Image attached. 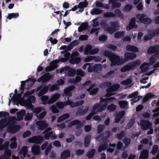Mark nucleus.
<instances>
[{"label": "nucleus", "mask_w": 159, "mask_h": 159, "mask_svg": "<svg viewBox=\"0 0 159 159\" xmlns=\"http://www.w3.org/2000/svg\"><path fill=\"white\" fill-rule=\"evenodd\" d=\"M124 57V58H123V60L125 62L134 59L136 57V55L134 53L127 52L125 54Z\"/></svg>", "instance_id": "obj_11"}, {"label": "nucleus", "mask_w": 159, "mask_h": 159, "mask_svg": "<svg viewBox=\"0 0 159 159\" xmlns=\"http://www.w3.org/2000/svg\"><path fill=\"white\" fill-rule=\"evenodd\" d=\"M92 46L90 44H87L85 47L84 53L86 55L89 54L90 52L92 50Z\"/></svg>", "instance_id": "obj_44"}, {"label": "nucleus", "mask_w": 159, "mask_h": 159, "mask_svg": "<svg viewBox=\"0 0 159 159\" xmlns=\"http://www.w3.org/2000/svg\"><path fill=\"white\" fill-rule=\"evenodd\" d=\"M148 150L147 149H144L141 152L139 159H147L148 158Z\"/></svg>", "instance_id": "obj_21"}, {"label": "nucleus", "mask_w": 159, "mask_h": 159, "mask_svg": "<svg viewBox=\"0 0 159 159\" xmlns=\"http://www.w3.org/2000/svg\"><path fill=\"white\" fill-rule=\"evenodd\" d=\"M159 34V28H157L155 30H150L148 31V34L144 37V40L148 41L157 35Z\"/></svg>", "instance_id": "obj_5"}, {"label": "nucleus", "mask_w": 159, "mask_h": 159, "mask_svg": "<svg viewBox=\"0 0 159 159\" xmlns=\"http://www.w3.org/2000/svg\"><path fill=\"white\" fill-rule=\"evenodd\" d=\"M107 106V103L105 102L101 107H99L98 103L94 104L92 108V111L86 117V120H89L91 119L92 117L98 112H101L104 111Z\"/></svg>", "instance_id": "obj_1"}, {"label": "nucleus", "mask_w": 159, "mask_h": 159, "mask_svg": "<svg viewBox=\"0 0 159 159\" xmlns=\"http://www.w3.org/2000/svg\"><path fill=\"white\" fill-rule=\"evenodd\" d=\"M136 19L135 17L132 18L129 22L128 26L126 27L127 30H130L133 28H136L137 27V25H135Z\"/></svg>", "instance_id": "obj_15"}, {"label": "nucleus", "mask_w": 159, "mask_h": 159, "mask_svg": "<svg viewBox=\"0 0 159 159\" xmlns=\"http://www.w3.org/2000/svg\"><path fill=\"white\" fill-rule=\"evenodd\" d=\"M49 98L48 96L44 95L42 96L41 97V99L42 102V103L45 105L46 104H51L49 102V99H48Z\"/></svg>", "instance_id": "obj_30"}, {"label": "nucleus", "mask_w": 159, "mask_h": 159, "mask_svg": "<svg viewBox=\"0 0 159 159\" xmlns=\"http://www.w3.org/2000/svg\"><path fill=\"white\" fill-rule=\"evenodd\" d=\"M81 59L78 57L71 58L69 60L70 62L72 64H78L80 62Z\"/></svg>", "instance_id": "obj_27"}, {"label": "nucleus", "mask_w": 159, "mask_h": 159, "mask_svg": "<svg viewBox=\"0 0 159 159\" xmlns=\"http://www.w3.org/2000/svg\"><path fill=\"white\" fill-rule=\"evenodd\" d=\"M103 11L98 8H95L93 9L90 11L91 15H99L102 13Z\"/></svg>", "instance_id": "obj_32"}, {"label": "nucleus", "mask_w": 159, "mask_h": 159, "mask_svg": "<svg viewBox=\"0 0 159 159\" xmlns=\"http://www.w3.org/2000/svg\"><path fill=\"white\" fill-rule=\"evenodd\" d=\"M21 127L20 125H15L11 124L7 128V131L10 133L14 134L20 130Z\"/></svg>", "instance_id": "obj_7"}, {"label": "nucleus", "mask_w": 159, "mask_h": 159, "mask_svg": "<svg viewBox=\"0 0 159 159\" xmlns=\"http://www.w3.org/2000/svg\"><path fill=\"white\" fill-rule=\"evenodd\" d=\"M84 103V101L83 100H81L75 102L72 106V107H75L78 106H81Z\"/></svg>", "instance_id": "obj_49"}, {"label": "nucleus", "mask_w": 159, "mask_h": 159, "mask_svg": "<svg viewBox=\"0 0 159 159\" xmlns=\"http://www.w3.org/2000/svg\"><path fill=\"white\" fill-rule=\"evenodd\" d=\"M158 55H156V54H154L152 55L150 57V63L152 65L156 61L155 57L157 58Z\"/></svg>", "instance_id": "obj_46"}, {"label": "nucleus", "mask_w": 159, "mask_h": 159, "mask_svg": "<svg viewBox=\"0 0 159 159\" xmlns=\"http://www.w3.org/2000/svg\"><path fill=\"white\" fill-rule=\"evenodd\" d=\"M44 140L43 137L40 135L35 136L28 139L30 143H34L37 144H41Z\"/></svg>", "instance_id": "obj_6"}, {"label": "nucleus", "mask_w": 159, "mask_h": 159, "mask_svg": "<svg viewBox=\"0 0 159 159\" xmlns=\"http://www.w3.org/2000/svg\"><path fill=\"white\" fill-rule=\"evenodd\" d=\"M31 150L34 155H37L40 153V147L38 145H34L32 148Z\"/></svg>", "instance_id": "obj_20"}, {"label": "nucleus", "mask_w": 159, "mask_h": 159, "mask_svg": "<svg viewBox=\"0 0 159 159\" xmlns=\"http://www.w3.org/2000/svg\"><path fill=\"white\" fill-rule=\"evenodd\" d=\"M50 109L53 113H58L59 112V110L57 109L55 105H53L51 106Z\"/></svg>", "instance_id": "obj_56"}, {"label": "nucleus", "mask_w": 159, "mask_h": 159, "mask_svg": "<svg viewBox=\"0 0 159 159\" xmlns=\"http://www.w3.org/2000/svg\"><path fill=\"white\" fill-rule=\"evenodd\" d=\"M105 128V126L104 125H99L98 126V134H100L103 131Z\"/></svg>", "instance_id": "obj_54"}, {"label": "nucleus", "mask_w": 159, "mask_h": 159, "mask_svg": "<svg viewBox=\"0 0 159 159\" xmlns=\"http://www.w3.org/2000/svg\"><path fill=\"white\" fill-rule=\"evenodd\" d=\"M116 106L113 104L109 105L107 107V109L110 112L115 111L116 110Z\"/></svg>", "instance_id": "obj_38"}, {"label": "nucleus", "mask_w": 159, "mask_h": 159, "mask_svg": "<svg viewBox=\"0 0 159 159\" xmlns=\"http://www.w3.org/2000/svg\"><path fill=\"white\" fill-rule=\"evenodd\" d=\"M49 89L48 85L44 86L38 94V96L40 97L47 92Z\"/></svg>", "instance_id": "obj_24"}, {"label": "nucleus", "mask_w": 159, "mask_h": 159, "mask_svg": "<svg viewBox=\"0 0 159 159\" xmlns=\"http://www.w3.org/2000/svg\"><path fill=\"white\" fill-rule=\"evenodd\" d=\"M31 95V93H30L29 91H27L23 94L24 97H28L24 101L25 105L27 109H33L34 106L32 105V103H34L36 100L35 97L33 95L30 96Z\"/></svg>", "instance_id": "obj_2"}, {"label": "nucleus", "mask_w": 159, "mask_h": 159, "mask_svg": "<svg viewBox=\"0 0 159 159\" xmlns=\"http://www.w3.org/2000/svg\"><path fill=\"white\" fill-rule=\"evenodd\" d=\"M119 105L121 109L125 108L128 105V102L125 100L120 101L118 102Z\"/></svg>", "instance_id": "obj_31"}, {"label": "nucleus", "mask_w": 159, "mask_h": 159, "mask_svg": "<svg viewBox=\"0 0 159 159\" xmlns=\"http://www.w3.org/2000/svg\"><path fill=\"white\" fill-rule=\"evenodd\" d=\"M91 138V136L89 135H87L85 137L84 141V145L85 147H87L89 146Z\"/></svg>", "instance_id": "obj_28"}, {"label": "nucleus", "mask_w": 159, "mask_h": 159, "mask_svg": "<svg viewBox=\"0 0 159 159\" xmlns=\"http://www.w3.org/2000/svg\"><path fill=\"white\" fill-rule=\"evenodd\" d=\"M133 68L135 67L136 66H139L141 63V61L138 60H137L135 61L131 62Z\"/></svg>", "instance_id": "obj_58"}, {"label": "nucleus", "mask_w": 159, "mask_h": 159, "mask_svg": "<svg viewBox=\"0 0 159 159\" xmlns=\"http://www.w3.org/2000/svg\"><path fill=\"white\" fill-rule=\"evenodd\" d=\"M52 148V145L51 144H49L47 148H46L45 150V154L46 156L48 155V153L50 152L51 151V148Z\"/></svg>", "instance_id": "obj_57"}, {"label": "nucleus", "mask_w": 159, "mask_h": 159, "mask_svg": "<svg viewBox=\"0 0 159 159\" xmlns=\"http://www.w3.org/2000/svg\"><path fill=\"white\" fill-rule=\"evenodd\" d=\"M75 88L74 85L70 86L64 90V93L66 96H69L70 97L72 96V93L71 92Z\"/></svg>", "instance_id": "obj_17"}, {"label": "nucleus", "mask_w": 159, "mask_h": 159, "mask_svg": "<svg viewBox=\"0 0 159 159\" xmlns=\"http://www.w3.org/2000/svg\"><path fill=\"white\" fill-rule=\"evenodd\" d=\"M58 63L59 61L58 60H54L50 62V66L46 67L45 69V71L46 72H48L53 70L57 67L56 65Z\"/></svg>", "instance_id": "obj_10"}, {"label": "nucleus", "mask_w": 159, "mask_h": 159, "mask_svg": "<svg viewBox=\"0 0 159 159\" xmlns=\"http://www.w3.org/2000/svg\"><path fill=\"white\" fill-rule=\"evenodd\" d=\"M84 1L82 2L79 3L78 6L79 8H84L87 7L88 5V3L86 1V0H84Z\"/></svg>", "instance_id": "obj_43"}, {"label": "nucleus", "mask_w": 159, "mask_h": 159, "mask_svg": "<svg viewBox=\"0 0 159 159\" xmlns=\"http://www.w3.org/2000/svg\"><path fill=\"white\" fill-rule=\"evenodd\" d=\"M108 147V145L107 143H104L100 145L98 148V151L101 152L103 150H106Z\"/></svg>", "instance_id": "obj_45"}, {"label": "nucleus", "mask_w": 159, "mask_h": 159, "mask_svg": "<svg viewBox=\"0 0 159 159\" xmlns=\"http://www.w3.org/2000/svg\"><path fill=\"white\" fill-rule=\"evenodd\" d=\"M60 96V94L57 93H56L53 94L51 98L49 99V102L51 103V104L56 101L59 98Z\"/></svg>", "instance_id": "obj_26"}, {"label": "nucleus", "mask_w": 159, "mask_h": 159, "mask_svg": "<svg viewBox=\"0 0 159 159\" xmlns=\"http://www.w3.org/2000/svg\"><path fill=\"white\" fill-rule=\"evenodd\" d=\"M125 34L124 31H117L114 34V36L116 38H120L121 37H123Z\"/></svg>", "instance_id": "obj_37"}, {"label": "nucleus", "mask_w": 159, "mask_h": 159, "mask_svg": "<svg viewBox=\"0 0 159 159\" xmlns=\"http://www.w3.org/2000/svg\"><path fill=\"white\" fill-rule=\"evenodd\" d=\"M56 105L57 107L59 109H62L65 106L64 102H58L57 103Z\"/></svg>", "instance_id": "obj_64"}, {"label": "nucleus", "mask_w": 159, "mask_h": 159, "mask_svg": "<svg viewBox=\"0 0 159 159\" xmlns=\"http://www.w3.org/2000/svg\"><path fill=\"white\" fill-rule=\"evenodd\" d=\"M26 111L25 110H21L17 113V117L21 120L23 116L25 115Z\"/></svg>", "instance_id": "obj_33"}, {"label": "nucleus", "mask_w": 159, "mask_h": 159, "mask_svg": "<svg viewBox=\"0 0 159 159\" xmlns=\"http://www.w3.org/2000/svg\"><path fill=\"white\" fill-rule=\"evenodd\" d=\"M134 68L131 62L128 63L126 65L124 66L120 69V71L122 72H125L128 71Z\"/></svg>", "instance_id": "obj_18"}, {"label": "nucleus", "mask_w": 159, "mask_h": 159, "mask_svg": "<svg viewBox=\"0 0 159 159\" xmlns=\"http://www.w3.org/2000/svg\"><path fill=\"white\" fill-rule=\"evenodd\" d=\"M50 79L49 73L44 74L38 80L39 82L44 83L47 82Z\"/></svg>", "instance_id": "obj_16"}, {"label": "nucleus", "mask_w": 159, "mask_h": 159, "mask_svg": "<svg viewBox=\"0 0 159 159\" xmlns=\"http://www.w3.org/2000/svg\"><path fill=\"white\" fill-rule=\"evenodd\" d=\"M95 152V150L94 149H92L89 151L87 153V156L89 158H92L94 155Z\"/></svg>", "instance_id": "obj_36"}, {"label": "nucleus", "mask_w": 159, "mask_h": 159, "mask_svg": "<svg viewBox=\"0 0 159 159\" xmlns=\"http://www.w3.org/2000/svg\"><path fill=\"white\" fill-rule=\"evenodd\" d=\"M19 16V14L18 13H11L9 14L8 15L7 18L9 20L11 19L12 18H17Z\"/></svg>", "instance_id": "obj_41"}, {"label": "nucleus", "mask_w": 159, "mask_h": 159, "mask_svg": "<svg viewBox=\"0 0 159 159\" xmlns=\"http://www.w3.org/2000/svg\"><path fill=\"white\" fill-rule=\"evenodd\" d=\"M7 119H2L0 120V126L5 127L7 126Z\"/></svg>", "instance_id": "obj_51"}, {"label": "nucleus", "mask_w": 159, "mask_h": 159, "mask_svg": "<svg viewBox=\"0 0 159 159\" xmlns=\"http://www.w3.org/2000/svg\"><path fill=\"white\" fill-rule=\"evenodd\" d=\"M100 102H99L96 103H98V105H99V107H101L105 102L107 103V105L108 102H112L113 100L116 99V98L114 97H111L110 98L104 99L101 97L100 98Z\"/></svg>", "instance_id": "obj_12"}, {"label": "nucleus", "mask_w": 159, "mask_h": 159, "mask_svg": "<svg viewBox=\"0 0 159 159\" xmlns=\"http://www.w3.org/2000/svg\"><path fill=\"white\" fill-rule=\"evenodd\" d=\"M36 124L38 126V128L39 130H43L48 126V124L43 120L38 121L36 122Z\"/></svg>", "instance_id": "obj_14"}, {"label": "nucleus", "mask_w": 159, "mask_h": 159, "mask_svg": "<svg viewBox=\"0 0 159 159\" xmlns=\"http://www.w3.org/2000/svg\"><path fill=\"white\" fill-rule=\"evenodd\" d=\"M145 15L143 14L139 13L136 16V18L139 19L140 21L143 22L145 16Z\"/></svg>", "instance_id": "obj_39"}, {"label": "nucleus", "mask_w": 159, "mask_h": 159, "mask_svg": "<svg viewBox=\"0 0 159 159\" xmlns=\"http://www.w3.org/2000/svg\"><path fill=\"white\" fill-rule=\"evenodd\" d=\"M148 53L150 54L155 53L156 55H159V44L149 47L148 49Z\"/></svg>", "instance_id": "obj_8"}, {"label": "nucleus", "mask_w": 159, "mask_h": 159, "mask_svg": "<svg viewBox=\"0 0 159 159\" xmlns=\"http://www.w3.org/2000/svg\"><path fill=\"white\" fill-rule=\"evenodd\" d=\"M76 73L75 70L71 69L69 70L67 72V75L69 76H73Z\"/></svg>", "instance_id": "obj_59"}, {"label": "nucleus", "mask_w": 159, "mask_h": 159, "mask_svg": "<svg viewBox=\"0 0 159 159\" xmlns=\"http://www.w3.org/2000/svg\"><path fill=\"white\" fill-rule=\"evenodd\" d=\"M115 14L117 15V16L121 18H123V15L122 13L120 10L118 9H116L115 10Z\"/></svg>", "instance_id": "obj_52"}, {"label": "nucleus", "mask_w": 159, "mask_h": 159, "mask_svg": "<svg viewBox=\"0 0 159 159\" xmlns=\"http://www.w3.org/2000/svg\"><path fill=\"white\" fill-rule=\"evenodd\" d=\"M140 125L141 128L143 130L149 129L152 127V123L149 121L146 120H141Z\"/></svg>", "instance_id": "obj_9"}, {"label": "nucleus", "mask_w": 159, "mask_h": 159, "mask_svg": "<svg viewBox=\"0 0 159 159\" xmlns=\"http://www.w3.org/2000/svg\"><path fill=\"white\" fill-rule=\"evenodd\" d=\"M31 132L29 130H27L24 132L22 134V137L24 138L28 137L31 135Z\"/></svg>", "instance_id": "obj_62"}, {"label": "nucleus", "mask_w": 159, "mask_h": 159, "mask_svg": "<svg viewBox=\"0 0 159 159\" xmlns=\"http://www.w3.org/2000/svg\"><path fill=\"white\" fill-rule=\"evenodd\" d=\"M70 152L69 150H64L61 153V157H63L66 159L70 156Z\"/></svg>", "instance_id": "obj_25"}, {"label": "nucleus", "mask_w": 159, "mask_h": 159, "mask_svg": "<svg viewBox=\"0 0 159 159\" xmlns=\"http://www.w3.org/2000/svg\"><path fill=\"white\" fill-rule=\"evenodd\" d=\"M125 133L124 130H122L119 134L116 135V138L119 140H121L123 137L125 136Z\"/></svg>", "instance_id": "obj_50"}, {"label": "nucleus", "mask_w": 159, "mask_h": 159, "mask_svg": "<svg viewBox=\"0 0 159 159\" xmlns=\"http://www.w3.org/2000/svg\"><path fill=\"white\" fill-rule=\"evenodd\" d=\"M23 93V90H22V91L20 93H17V94H16L15 96L12 98L13 101L14 102V104H15L16 102L17 103L18 102V99L21 97L22 94ZM16 104L18 105V103H16Z\"/></svg>", "instance_id": "obj_29"}, {"label": "nucleus", "mask_w": 159, "mask_h": 159, "mask_svg": "<svg viewBox=\"0 0 159 159\" xmlns=\"http://www.w3.org/2000/svg\"><path fill=\"white\" fill-rule=\"evenodd\" d=\"M135 122V119L132 118L130 120L128 123L126 125V127L128 129L131 128L134 125Z\"/></svg>", "instance_id": "obj_35"}, {"label": "nucleus", "mask_w": 159, "mask_h": 159, "mask_svg": "<svg viewBox=\"0 0 159 159\" xmlns=\"http://www.w3.org/2000/svg\"><path fill=\"white\" fill-rule=\"evenodd\" d=\"M83 107H81L78 109L77 111L76 112V115L80 116H82L86 113L88 111V107L84 109H83L82 108Z\"/></svg>", "instance_id": "obj_23"}, {"label": "nucleus", "mask_w": 159, "mask_h": 159, "mask_svg": "<svg viewBox=\"0 0 159 159\" xmlns=\"http://www.w3.org/2000/svg\"><path fill=\"white\" fill-rule=\"evenodd\" d=\"M133 6L131 4H126L124 7V10L125 11L129 12L131 10Z\"/></svg>", "instance_id": "obj_48"}, {"label": "nucleus", "mask_w": 159, "mask_h": 159, "mask_svg": "<svg viewBox=\"0 0 159 159\" xmlns=\"http://www.w3.org/2000/svg\"><path fill=\"white\" fill-rule=\"evenodd\" d=\"M126 48L128 51L137 52H139V49L136 47L130 45H127L126 46Z\"/></svg>", "instance_id": "obj_22"}, {"label": "nucleus", "mask_w": 159, "mask_h": 159, "mask_svg": "<svg viewBox=\"0 0 159 159\" xmlns=\"http://www.w3.org/2000/svg\"><path fill=\"white\" fill-rule=\"evenodd\" d=\"M158 147L157 145H154L152 147L151 152L153 155H155L157 152Z\"/></svg>", "instance_id": "obj_60"}, {"label": "nucleus", "mask_w": 159, "mask_h": 159, "mask_svg": "<svg viewBox=\"0 0 159 159\" xmlns=\"http://www.w3.org/2000/svg\"><path fill=\"white\" fill-rule=\"evenodd\" d=\"M28 147L26 146H24L20 150V153L24 157H25L27 153Z\"/></svg>", "instance_id": "obj_34"}, {"label": "nucleus", "mask_w": 159, "mask_h": 159, "mask_svg": "<svg viewBox=\"0 0 159 159\" xmlns=\"http://www.w3.org/2000/svg\"><path fill=\"white\" fill-rule=\"evenodd\" d=\"M138 93H139L138 91H135L128 95L127 97V98H131L137 97V96L138 95Z\"/></svg>", "instance_id": "obj_53"}, {"label": "nucleus", "mask_w": 159, "mask_h": 159, "mask_svg": "<svg viewBox=\"0 0 159 159\" xmlns=\"http://www.w3.org/2000/svg\"><path fill=\"white\" fill-rule=\"evenodd\" d=\"M69 125L70 126L76 125V128L77 129H79L84 126V124L77 120H75L71 121L69 123Z\"/></svg>", "instance_id": "obj_13"}, {"label": "nucleus", "mask_w": 159, "mask_h": 159, "mask_svg": "<svg viewBox=\"0 0 159 159\" xmlns=\"http://www.w3.org/2000/svg\"><path fill=\"white\" fill-rule=\"evenodd\" d=\"M88 36L86 34L81 35L80 36L79 39L80 41L86 40L88 39Z\"/></svg>", "instance_id": "obj_61"}, {"label": "nucleus", "mask_w": 159, "mask_h": 159, "mask_svg": "<svg viewBox=\"0 0 159 159\" xmlns=\"http://www.w3.org/2000/svg\"><path fill=\"white\" fill-rule=\"evenodd\" d=\"M104 16L105 17H115L116 15L112 12H107L104 14Z\"/></svg>", "instance_id": "obj_47"}, {"label": "nucleus", "mask_w": 159, "mask_h": 159, "mask_svg": "<svg viewBox=\"0 0 159 159\" xmlns=\"http://www.w3.org/2000/svg\"><path fill=\"white\" fill-rule=\"evenodd\" d=\"M111 62V65L114 66L116 65L119 66L125 63L122 58H120L118 55H116L115 54H113L111 59H110Z\"/></svg>", "instance_id": "obj_3"}, {"label": "nucleus", "mask_w": 159, "mask_h": 159, "mask_svg": "<svg viewBox=\"0 0 159 159\" xmlns=\"http://www.w3.org/2000/svg\"><path fill=\"white\" fill-rule=\"evenodd\" d=\"M44 134H45L44 135V138L46 140H48L53 134V132L52 131H51Z\"/></svg>", "instance_id": "obj_55"}, {"label": "nucleus", "mask_w": 159, "mask_h": 159, "mask_svg": "<svg viewBox=\"0 0 159 159\" xmlns=\"http://www.w3.org/2000/svg\"><path fill=\"white\" fill-rule=\"evenodd\" d=\"M114 54V53L110 52L108 50H105L103 52L104 55L105 57H108L109 59H111Z\"/></svg>", "instance_id": "obj_42"}, {"label": "nucleus", "mask_w": 159, "mask_h": 159, "mask_svg": "<svg viewBox=\"0 0 159 159\" xmlns=\"http://www.w3.org/2000/svg\"><path fill=\"white\" fill-rule=\"evenodd\" d=\"M11 155V152L10 150L6 149L4 151L3 155H1L0 159H9Z\"/></svg>", "instance_id": "obj_19"}, {"label": "nucleus", "mask_w": 159, "mask_h": 159, "mask_svg": "<svg viewBox=\"0 0 159 159\" xmlns=\"http://www.w3.org/2000/svg\"><path fill=\"white\" fill-rule=\"evenodd\" d=\"M112 90L114 92L117 90L120 87V85L118 84H116L113 85L111 86Z\"/></svg>", "instance_id": "obj_63"}, {"label": "nucleus", "mask_w": 159, "mask_h": 159, "mask_svg": "<svg viewBox=\"0 0 159 159\" xmlns=\"http://www.w3.org/2000/svg\"><path fill=\"white\" fill-rule=\"evenodd\" d=\"M93 68L95 72H98L102 70V65L100 64H96L93 66Z\"/></svg>", "instance_id": "obj_40"}, {"label": "nucleus", "mask_w": 159, "mask_h": 159, "mask_svg": "<svg viewBox=\"0 0 159 159\" xmlns=\"http://www.w3.org/2000/svg\"><path fill=\"white\" fill-rule=\"evenodd\" d=\"M110 25L111 26L108 27L107 30L111 34H113L120 27L119 22L117 21L111 22Z\"/></svg>", "instance_id": "obj_4"}]
</instances>
